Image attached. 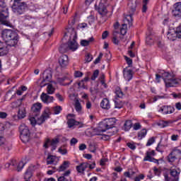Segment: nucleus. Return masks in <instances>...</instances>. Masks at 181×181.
I'll list each match as a JSON object with an SVG mask.
<instances>
[{
	"label": "nucleus",
	"mask_w": 181,
	"mask_h": 181,
	"mask_svg": "<svg viewBox=\"0 0 181 181\" xmlns=\"http://www.w3.org/2000/svg\"><path fill=\"white\" fill-rule=\"evenodd\" d=\"M115 124H117V119H105L100 122L99 127L94 129V132H95V135L100 136L103 135V132L107 131L108 136H112L118 132V127H115Z\"/></svg>",
	"instance_id": "obj_1"
},
{
	"label": "nucleus",
	"mask_w": 181,
	"mask_h": 181,
	"mask_svg": "<svg viewBox=\"0 0 181 181\" xmlns=\"http://www.w3.org/2000/svg\"><path fill=\"white\" fill-rule=\"evenodd\" d=\"M1 37L4 40L7 47H15L19 42L18 33L12 30H4L1 33Z\"/></svg>",
	"instance_id": "obj_2"
},
{
	"label": "nucleus",
	"mask_w": 181,
	"mask_h": 181,
	"mask_svg": "<svg viewBox=\"0 0 181 181\" xmlns=\"http://www.w3.org/2000/svg\"><path fill=\"white\" fill-rule=\"evenodd\" d=\"M160 78H163L165 87L168 88L170 87H176L179 84V81L175 78V75L169 74V72L164 71L160 76L158 74H156V80L157 83H160Z\"/></svg>",
	"instance_id": "obj_3"
},
{
	"label": "nucleus",
	"mask_w": 181,
	"mask_h": 181,
	"mask_svg": "<svg viewBox=\"0 0 181 181\" xmlns=\"http://www.w3.org/2000/svg\"><path fill=\"white\" fill-rule=\"evenodd\" d=\"M180 168L176 165H173L170 168L169 173H163L165 181H179V179H180Z\"/></svg>",
	"instance_id": "obj_4"
},
{
	"label": "nucleus",
	"mask_w": 181,
	"mask_h": 181,
	"mask_svg": "<svg viewBox=\"0 0 181 181\" xmlns=\"http://www.w3.org/2000/svg\"><path fill=\"white\" fill-rule=\"evenodd\" d=\"M69 33H71L69 35V40L66 44L68 49L71 50V52H76L78 49V43H77V33L74 28H69L68 33H65V35H69Z\"/></svg>",
	"instance_id": "obj_5"
},
{
	"label": "nucleus",
	"mask_w": 181,
	"mask_h": 181,
	"mask_svg": "<svg viewBox=\"0 0 181 181\" xmlns=\"http://www.w3.org/2000/svg\"><path fill=\"white\" fill-rule=\"evenodd\" d=\"M8 18H9V12L8 11L6 3L5 0H0V22L2 25L9 26V21L7 20Z\"/></svg>",
	"instance_id": "obj_6"
},
{
	"label": "nucleus",
	"mask_w": 181,
	"mask_h": 181,
	"mask_svg": "<svg viewBox=\"0 0 181 181\" xmlns=\"http://www.w3.org/2000/svg\"><path fill=\"white\" fill-rule=\"evenodd\" d=\"M11 8L16 15H23L28 9V4L25 2L14 1Z\"/></svg>",
	"instance_id": "obj_7"
},
{
	"label": "nucleus",
	"mask_w": 181,
	"mask_h": 181,
	"mask_svg": "<svg viewBox=\"0 0 181 181\" xmlns=\"http://www.w3.org/2000/svg\"><path fill=\"white\" fill-rule=\"evenodd\" d=\"M98 13L100 14V18L98 21L100 23H104V22L107 21V13H108V10H107V7L103 2V0L100 1L98 7H96Z\"/></svg>",
	"instance_id": "obj_8"
},
{
	"label": "nucleus",
	"mask_w": 181,
	"mask_h": 181,
	"mask_svg": "<svg viewBox=\"0 0 181 181\" xmlns=\"http://www.w3.org/2000/svg\"><path fill=\"white\" fill-rule=\"evenodd\" d=\"M20 131V138L21 141L26 144V142H29V139H30V131L29 130V127L26 126L25 124H22L19 127Z\"/></svg>",
	"instance_id": "obj_9"
},
{
	"label": "nucleus",
	"mask_w": 181,
	"mask_h": 181,
	"mask_svg": "<svg viewBox=\"0 0 181 181\" xmlns=\"http://www.w3.org/2000/svg\"><path fill=\"white\" fill-rule=\"evenodd\" d=\"M42 78L43 79L40 84L41 88L47 86V83L52 82V72L49 70H45L43 73Z\"/></svg>",
	"instance_id": "obj_10"
},
{
	"label": "nucleus",
	"mask_w": 181,
	"mask_h": 181,
	"mask_svg": "<svg viewBox=\"0 0 181 181\" xmlns=\"http://www.w3.org/2000/svg\"><path fill=\"white\" fill-rule=\"evenodd\" d=\"M50 118V110L49 109H45L43 112L41 117L37 118V125H42L46 119H49Z\"/></svg>",
	"instance_id": "obj_11"
},
{
	"label": "nucleus",
	"mask_w": 181,
	"mask_h": 181,
	"mask_svg": "<svg viewBox=\"0 0 181 181\" xmlns=\"http://www.w3.org/2000/svg\"><path fill=\"white\" fill-rule=\"evenodd\" d=\"M129 15L127 16V18H129V20H127L129 22V26H132V16L134 13H135V11H136V3H132L129 2Z\"/></svg>",
	"instance_id": "obj_12"
},
{
	"label": "nucleus",
	"mask_w": 181,
	"mask_h": 181,
	"mask_svg": "<svg viewBox=\"0 0 181 181\" xmlns=\"http://www.w3.org/2000/svg\"><path fill=\"white\" fill-rule=\"evenodd\" d=\"M172 13L175 18H181V1L174 4Z\"/></svg>",
	"instance_id": "obj_13"
},
{
	"label": "nucleus",
	"mask_w": 181,
	"mask_h": 181,
	"mask_svg": "<svg viewBox=\"0 0 181 181\" xmlns=\"http://www.w3.org/2000/svg\"><path fill=\"white\" fill-rule=\"evenodd\" d=\"M41 110L42 103H34L31 107V114H33V117H37V115H40Z\"/></svg>",
	"instance_id": "obj_14"
},
{
	"label": "nucleus",
	"mask_w": 181,
	"mask_h": 181,
	"mask_svg": "<svg viewBox=\"0 0 181 181\" xmlns=\"http://www.w3.org/2000/svg\"><path fill=\"white\" fill-rule=\"evenodd\" d=\"M50 142L51 146H52V151H55V149L57 148V144L60 142V139H59V136L55 137L54 139H52V141L47 140L46 143L44 144L45 148H49L48 144Z\"/></svg>",
	"instance_id": "obj_15"
},
{
	"label": "nucleus",
	"mask_w": 181,
	"mask_h": 181,
	"mask_svg": "<svg viewBox=\"0 0 181 181\" xmlns=\"http://www.w3.org/2000/svg\"><path fill=\"white\" fill-rule=\"evenodd\" d=\"M58 83L61 84V86H70L71 83H73V79L69 76H63L62 78H57Z\"/></svg>",
	"instance_id": "obj_16"
},
{
	"label": "nucleus",
	"mask_w": 181,
	"mask_h": 181,
	"mask_svg": "<svg viewBox=\"0 0 181 181\" xmlns=\"http://www.w3.org/2000/svg\"><path fill=\"white\" fill-rule=\"evenodd\" d=\"M152 156H155V151L152 150L151 151H147L146 153V156L144 158V162H154V163H156L158 162V160L152 158Z\"/></svg>",
	"instance_id": "obj_17"
},
{
	"label": "nucleus",
	"mask_w": 181,
	"mask_h": 181,
	"mask_svg": "<svg viewBox=\"0 0 181 181\" xmlns=\"http://www.w3.org/2000/svg\"><path fill=\"white\" fill-rule=\"evenodd\" d=\"M40 98L44 104H50L54 100L53 96L47 95V93H42L40 95Z\"/></svg>",
	"instance_id": "obj_18"
},
{
	"label": "nucleus",
	"mask_w": 181,
	"mask_h": 181,
	"mask_svg": "<svg viewBox=\"0 0 181 181\" xmlns=\"http://www.w3.org/2000/svg\"><path fill=\"white\" fill-rule=\"evenodd\" d=\"M160 111L167 115L168 114H173L175 112V108L173 106L164 105L160 107Z\"/></svg>",
	"instance_id": "obj_19"
},
{
	"label": "nucleus",
	"mask_w": 181,
	"mask_h": 181,
	"mask_svg": "<svg viewBox=\"0 0 181 181\" xmlns=\"http://www.w3.org/2000/svg\"><path fill=\"white\" fill-rule=\"evenodd\" d=\"M35 169H36V166H35V165H30L28 168V169H27V170L25 171V173L24 174L25 180H29V179H30V177H32V176L33 175V170H35Z\"/></svg>",
	"instance_id": "obj_20"
},
{
	"label": "nucleus",
	"mask_w": 181,
	"mask_h": 181,
	"mask_svg": "<svg viewBox=\"0 0 181 181\" xmlns=\"http://www.w3.org/2000/svg\"><path fill=\"white\" fill-rule=\"evenodd\" d=\"M59 63L61 67H66L69 64V57L66 54L62 55L59 59Z\"/></svg>",
	"instance_id": "obj_21"
},
{
	"label": "nucleus",
	"mask_w": 181,
	"mask_h": 181,
	"mask_svg": "<svg viewBox=\"0 0 181 181\" xmlns=\"http://www.w3.org/2000/svg\"><path fill=\"white\" fill-rule=\"evenodd\" d=\"M9 52V49L8 48V45L6 43L0 42V56H5L8 54Z\"/></svg>",
	"instance_id": "obj_22"
},
{
	"label": "nucleus",
	"mask_w": 181,
	"mask_h": 181,
	"mask_svg": "<svg viewBox=\"0 0 181 181\" xmlns=\"http://www.w3.org/2000/svg\"><path fill=\"white\" fill-rule=\"evenodd\" d=\"M67 124L69 128H72V127H74L75 125L79 126V128H83V124L81 122H77L74 119H68Z\"/></svg>",
	"instance_id": "obj_23"
},
{
	"label": "nucleus",
	"mask_w": 181,
	"mask_h": 181,
	"mask_svg": "<svg viewBox=\"0 0 181 181\" xmlns=\"http://www.w3.org/2000/svg\"><path fill=\"white\" fill-rule=\"evenodd\" d=\"M123 74L126 81H131V80H132V70H127V68H125L123 70Z\"/></svg>",
	"instance_id": "obj_24"
},
{
	"label": "nucleus",
	"mask_w": 181,
	"mask_h": 181,
	"mask_svg": "<svg viewBox=\"0 0 181 181\" xmlns=\"http://www.w3.org/2000/svg\"><path fill=\"white\" fill-rule=\"evenodd\" d=\"M100 107L103 110H110L111 108V104H110V100L108 98H103L100 103Z\"/></svg>",
	"instance_id": "obj_25"
},
{
	"label": "nucleus",
	"mask_w": 181,
	"mask_h": 181,
	"mask_svg": "<svg viewBox=\"0 0 181 181\" xmlns=\"http://www.w3.org/2000/svg\"><path fill=\"white\" fill-rule=\"evenodd\" d=\"M69 168H70V161L65 160L57 168V172H64V170L69 169Z\"/></svg>",
	"instance_id": "obj_26"
},
{
	"label": "nucleus",
	"mask_w": 181,
	"mask_h": 181,
	"mask_svg": "<svg viewBox=\"0 0 181 181\" xmlns=\"http://www.w3.org/2000/svg\"><path fill=\"white\" fill-rule=\"evenodd\" d=\"M88 168V163H82L76 166V170L78 173H83Z\"/></svg>",
	"instance_id": "obj_27"
},
{
	"label": "nucleus",
	"mask_w": 181,
	"mask_h": 181,
	"mask_svg": "<svg viewBox=\"0 0 181 181\" xmlns=\"http://www.w3.org/2000/svg\"><path fill=\"white\" fill-rule=\"evenodd\" d=\"M26 117V109L25 107H20L18 112V119H23Z\"/></svg>",
	"instance_id": "obj_28"
},
{
	"label": "nucleus",
	"mask_w": 181,
	"mask_h": 181,
	"mask_svg": "<svg viewBox=\"0 0 181 181\" xmlns=\"http://www.w3.org/2000/svg\"><path fill=\"white\" fill-rule=\"evenodd\" d=\"M167 37L169 40H171L172 42H175V40L177 39V34L176 33V31L168 32L167 34Z\"/></svg>",
	"instance_id": "obj_29"
},
{
	"label": "nucleus",
	"mask_w": 181,
	"mask_h": 181,
	"mask_svg": "<svg viewBox=\"0 0 181 181\" xmlns=\"http://www.w3.org/2000/svg\"><path fill=\"white\" fill-rule=\"evenodd\" d=\"M57 162H56V156L49 155L47 158V165H57Z\"/></svg>",
	"instance_id": "obj_30"
},
{
	"label": "nucleus",
	"mask_w": 181,
	"mask_h": 181,
	"mask_svg": "<svg viewBox=\"0 0 181 181\" xmlns=\"http://www.w3.org/2000/svg\"><path fill=\"white\" fill-rule=\"evenodd\" d=\"M170 153L172 155H173L174 156H175V158L177 159L178 158H180L181 150L179 149V148H177V147H175L174 148H173Z\"/></svg>",
	"instance_id": "obj_31"
},
{
	"label": "nucleus",
	"mask_w": 181,
	"mask_h": 181,
	"mask_svg": "<svg viewBox=\"0 0 181 181\" xmlns=\"http://www.w3.org/2000/svg\"><path fill=\"white\" fill-rule=\"evenodd\" d=\"M148 134V131L146 129H141L140 132H138V139L139 141L141 139H144L145 136H146V134Z\"/></svg>",
	"instance_id": "obj_32"
},
{
	"label": "nucleus",
	"mask_w": 181,
	"mask_h": 181,
	"mask_svg": "<svg viewBox=\"0 0 181 181\" xmlns=\"http://www.w3.org/2000/svg\"><path fill=\"white\" fill-rule=\"evenodd\" d=\"M93 42H94V37H91L88 40H82L81 41V45L84 47L88 46Z\"/></svg>",
	"instance_id": "obj_33"
},
{
	"label": "nucleus",
	"mask_w": 181,
	"mask_h": 181,
	"mask_svg": "<svg viewBox=\"0 0 181 181\" xmlns=\"http://www.w3.org/2000/svg\"><path fill=\"white\" fill-rule=\"evenodd\" d=\"M124 131H129L132 128V121L127 120L124 124Z\"/></svg>",
	"instance_id": "obj_34"
},
{
	"label": "nucleus",
	"mask_w": 181,
	"mask_h": 181,
	"mask_svg": "<svg viewBox=\"0 0 181 181\" xmlns=\"http://www.w3.org/2000/svg\"><path fill=\"white\" fill-rule=\"evenodd\" d=\"M177 159L176 156H174L171 153L167 156V160L169 163H174V162H176Z\"/></svg>",
	"instance_id": "obj_35"
},
{
	"label": "nucleus",
	"mask_w": 181,
	"mask_h": 181,
	"mask_svg": "<svg viewBox=\"0 0 181 181\" xmlns=\"http://www.w3.org/2000/svg\"><path fill=\"white\" fill-rule=\"evenodd\" d=\"M68 50H69V49L67 44H62L59 48V51L61 53H66Z\"/></svg>",
	"instance_id": "obj_36"
},
{
	"label": "nucleus",
	"mask_w": 181,
	"mask_h": 181,
	"mask_svg": "<svg viewBox=\"0 0 181 181\" xmlns=\"http://www.w3.org/2000/svg\"><path fill=\"white\" fill-rule=\"evenodd\" d=\"M54 91H56V88L53 87V85L48 83L47 87V94H54Z\"/></svg>",
	"instance_id": "obj_37"
},
{
	"label": "nucleus",
	"mask_w": 181,
	"mask_h": 181,
	"mask_svg": "<svg viewBox=\"0 0 181 181\" xmlns=\"http://www.w3.org/2000/svg\"><path fill=\"white\" fill-rule=\"evenodd\" d=\"M115 93L117 98H122L124 97V92L119 88H117Z\"/></svg>",
	"instance_id": "obj_38"
},
{
	"label": "nucleus",
	"mask_w": 181,
	"mask_h": 181,
	"mask_svg": "<svg viewBox=\"0 0 181 181\" xmlns=\"http://www.w3.org/2000/svg\"><path fill=\"white\" fill-rule=\"evenodd\" d=\"M148 0H143V6L141 9L143 13H145L146 11H148Z\"/></svg>",
	"instance_id": "obj_39"
},
{
	"label": "nucleus",
	"mask_w": 181,
	"mask_h": 181,
	"mask_svg": "<svg viewBox=\"0 0 181 181\" xmlns=\"http://www.w3.org/2000/svg\"><path fill=\"white\" fill-rule=\"evenodd\" d=\"M75 110L77 112H80V111H81V103H80L78 100L75 101Z\"/></svg>",
	"instance_id": "obj_40"
},
{
	"label": "nucleus",
	"mask_w": 181,
	"mask_h": 181,
	"mask_svg": "<svg viewBox=\"0 0 181 181\" xmlns=\"http://www.w3.org/2000/svg\"><path fill=\"white\" fill-rule=\"evenodd\" d=\"M31 19H32V16L28 14H26L21 17V21H22L23 22H28V21H31Z\"/></svg>",
	"instance_id": "obj_41"
},
{
	"label": "nucleus",
	"mask_w": 181,
	"mask_h": 181,
	"mask_svg": "<svg viewBox=\"0 0 181 181\" xmlns=\"http://www.w3.org/2000/svg\"><path fill=\"white\" fill-rule=\"evenodd\" d=\"M124 107V103L122 101H115V108H118L119 110H121Z\"/></svg>",
	"instance_id": "obj_42"
},
{
	"label": "nucleus",
	"mask_w": 181,
	"mask_h": 181,
	"mask_svg": "<svg viewBox=\"0 0 181 181\" xmlns=\"http://www.w3.org/2000/svg\"><path fill=\"white\" fill-rule=\"evenodd\" d=\"M175 33H177L178 39H181V23L177 27Z\"/></svg>",
	"instance_id": "obj_43"
},
{
	"label": "nucleus",
	"mask_w": 181,
	"mask_h": 181,
	"mask_svg": "<svg viewBox=\"0 0 181 181\" xmlns=\"http://www.w3.org/2000/svg\"><path fill=\"white\" fill-rule=\"evenodd\" d=\"M57 181H71V177L62 175L61 177H58Z\"/></svg>",
	"instance_id": "obj_44"
},
{
	"label": "nucleus",
	"mask_w": 181,
	"mask_h": 181,
	"mask_svg": "<svg viewBox=\"0 0 181 181\" xmlns=\"http://www.w3.org/2000/svg\"><path fill=\"white\" fill-rule=\"evenodd\" d=\"M98 74H100V71H98V69H96L95 71H94L92 76H91V80L93 81H94V80H95V78H97V77H98Z\"/></svg>",
	"instance_id": "obj_45"
},
{
	"label": "nucleus",
	"mask_w": 181,
	"mask_h": 181,
	"mask_svg": "<svg viewBox=\"0 0 181 181\" xmlns=\"http://www.w3.org/2000/svg\"><path fill=\"white\" fill-rule=\"evenodd\" d=\"M124 59H125L127 64H128L129 67H132V59L127 56H124Z\"/></svg>",
	"instance_id": "obj_46"
},
{
	"label": "nucleus",
	"mask_w": 181,
	"mask_h": 181,
	"mask_svg": "<svg viewBox=\"0 0 181 181\" xmlns=\"http://www.w3.org/2000/svg\"><path fill=\"white\" fill-rule=\"evenodd\" d=\"M154 143H155V137H151L148 140L146 144V146H151V145H153Z\"/></svg>",
	"instance_id": "obj_47"
},
{
	"label": "nucleus",
	"mask_w": 181,
	"mask_h": 181,
	"mask_svg": "<svg viewBox=\"0 0 181 181\" xmlns=\"http://www.w3.org/2000/svg\"><path fill=\"white\" fill-rule=\"evenodd\" d=\"M36 117L37 116H33L30 118V122L31 125H33V126H35V125H36V124H37Z\"/></svg>",
	"instance_id": "obj_48"
},
{
	"label": "nucleus",
	"mask_w": 181,
	"mask_h": 181,
	"mask_svg": "<svg viewBox=\"0 0 181 181\" xmlns=\"http://www.w3.org/2000/svg\"><path fill=\"white\" fill-rule=\"evenodd\" d=\"M61 112H62V106H57L54 108V114H55V115H59V113Z\"/></svg>",
	"instance_id": "obj_49"
},
{
	"label": "nucleus",
	"mask_w": 181,
	"mask_h": 181,
	"mask_svg": "<svg viewBox=\"0 0 181 181\" xmlns=\"http://www.w3.org/2000/svg\"><path fill=\"white\" fill-rule=\"evenodd\" d=\"M23 166H25V163H23V161H21L17 165L18 172H21V170L23 169Z\"/></svg>",
	"instance_id": "obj_50"
},
{
	"label": "nucleus",
	"mask_w": 181,
	"mask_h": 181,
	"mask_svg": "<svg viewBox=\"0 0 181 181\" xmlns=\"http://www.w3.org/2000/svg\"><path fill=\"white\" fill-rule=\"evenodd\" d=\"M92 60H93V55L90 54H87L85 57V61L86 62V63H90V62H91Z\"/></svg>",
	"instance_id": "obj_51"
},
{
	"label": "nucleus",
	"mask_w": 181,
	"mask_h": 181,
	"mask_svg": "<svg viewBox=\"0 0 181 181\" xmlns=\"http://www.w3.org/2000/svg\"><path fill=\"white\" fill-rule=\"evenodd\" d=\"M89 150L90 152H92L93 153H95L96 151H97V147L95 146V144H90L89 146Z\"/></svg>",
	"instance_id": "obj_52"
},
{
	"label": "nucleus",
	"mask_w": 181,
	"mask_h": 181,
	"mask_svg": "<svg viewBox=\"0 0 181 181\" xmlns=\"http://www.w3.org/2000/svg\"><path fill=\"white\" fill-rule=\"evenodd\" d=\"M122 27L120 29V34L122 35V36H124V35L127 34V29L124 28H127V25L126 24H122Z\"/></svg>",
	"instance_id": "obj_53"
},
{
	"label": "nucleus",
	"mask_w": 181,
	"mask_h": 181,
	"mask_svg": "<svg viewBox=\"0 0 181 181\" xmlns=\"http://www.w3.org/2000/svg\"><path fill=\"white\" fill-rule=\"evenodd\" d=\"M95 21V18H94V16H89L88 17V22L89 25L94 23Z\"/></svg>",
	"instance_id": "obj_54"
},
{
	"label": "nucleus",
	"mask_w": 181,
	"mask_h": 181,
	"mask_svg": "<svg viewBox=\"0 0 181 181\" xmlns=\"http://www.w3.org/2000/svg\"><path fill=\"white\" fill-rule=\"evenodd\" d=\"M127 146L132 151H135V149H136V146H135V144L134 143H127Z\"/></svg>",
	"instance_id": "obj_55"
},
{
	"label": "nucleus",
	"mask_w": 181,
	"mask_h": 181,
	"mask_svg": "<svg viewBox=\"0 0 181 181\" xmlns=\"http://www.w3.org/2000/svg\"><path fill=\"white\" fill-rule=\"evenodd\" d=\"M78 88H86V83L81 80L78 83Z\"/></svg>",
	"instance_id": "obj_56"
},
{
	"label": "nucleus",
	"mask_w": 181,
	"mask_h": 181,
	"mask_svg": "<svg viewBox=\"0 0 181 181\" xmlns=\"http://www.w3.org/2000/svg\"><path fill=\"white\" fill-rule=\"evenodd\" d=\"M144 179H145V175H144L143 174H141L134 178V181H141V180H144Z\"/></svg>",
	"instance_id": "obj_57"
},
{
	"label": "nucleus",
	"mask_w": 181,
	"mask_h": 181,
	"mask_svg": "<svg viewBox=\"0 0 181 181\" xmlns=\"http://www.w3.org/2000/svg\"><path fill=\"white\" fill-rule=\"evenodd\" d=\"M153 170L156 176H160V170H159L158 168L154 167Z\"/></svg>",
	"instance_id": "obj_58"
},
{
	"label": "nucleus",
	"mask_w": 181,
	"mask_h": 181,
	"mask_svg": "<svg viewBox=\"0 0 181 181\" xmlns=\"http://www.w3.org/2000/svg\"><path fill=\"white\" fill-rule=\"evenodd\" d=\"M141 124L137 122L134 124L133 128L134 131H138V129H141Z\"/></svg>",
	"instance_id": "obj_59"
},
{
	"label": "nucleus",
	"mask_w": 181,
	"mask_h": 181,
	"mask_svg": "<svg viewBox=\"0 0 181 181\" xmlns=\"http://www.w3.org/2000/svg\"><path fill=\"white\" fill-rule=\"evenodd\" d=\"M74 77L78 78V77H83V72L80 71H76L74 72Z\"/></svg>",
	"instance_id": "obj_60"
},
{
	"label": "nucleus",
	"mask_w": 181,
	"mask_h": 181,
	"mask_svg": "<svg viewBox=\"0 0 181 181\" xmlns=\"http://www.w3.org/2000/svg\"><path fill=\"white\" fill-rule=\"evenodd\" d=\"M146 42L147 45H152V43H153V40H152V37L148 36L146 38Z\"/></svg>",
	"instance_id": "obj_61"
},
{
	"label": "nucleus",
	"mask_w": 181,
	"mask_h": 181,
	"mask_svg": "<svg viewBox=\"0 0 181 181\" xmlns=\"http://www.w3.org/2000/svg\"><path fill=\"white\" fill-rule=\"evenodd\" d=\"M77 142H78V140H77V139L76 138H72L70 141V145L71 146H73L74 145H76V144H77Z\"/></svg>",
	"instance_id": "obj_62"
},
{
	"label": "nucleus",
	"mask_w": 181,
	"mask_h": 181,
	"mask_svg": "<svg viewBox=\"0 0 181 181\" xmlns=\"http://www.w3.org/2000/svg\"><path fill=\"white\" fill-rule=\"evenodd\" d=\"M86 149H87V145H86L85 144H81L79 146V151H84Z\"/></svg>",
	"instance_id": "obj_63"
},
{
	"label": "nucleus",
	"mask_w": 181,
	"mask_h": 181,
	"mask_svg": "<svg viewBox=\"0 0 181 181\" xmlns=\"http://www.w3.org/2000/svg\"><path fill=\"white\" fill-rule=\"evenodd\" d=\"M172 95L173 98H181V93H173Z\"/></svg>",
	"instance_id": "obj_64"
}]
</instances>
